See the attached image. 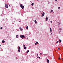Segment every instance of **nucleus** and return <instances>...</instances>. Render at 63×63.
Returning <instances> with one entry per match:
<instances>
[{"instance_id": "obj_1", "label": "nucleus", "mask_w": 63, "mask_h": 63, "mask_svg": "<svg viewBox=\"0 0 63 63\" xmlns=\"http://www.w3.org/2000/svg\"><path fill=\"white\" fill-rule=\"evenodd\" d=\"M20 7H21L22 9H24V6L22 5V4H20Z\"/></svg>"}, {"instance_id": "obj_2", "label": "nucleus", "mask_w": 63, "mask_h": 63, "mask_svg": "<svg viewBox=\"0 0 63 63\" xmlns=\"http://www.w3.org/2000/svg\"><path fill=\"white\" fill-rule=\"evenodd\" d=\"M9 5L8 4H6L5 5V7L6 8H8V6Z\"/></svg>"}, {"instance_id": "obj_3", "label": "nucleus", "mask_w": 63, "mask_h": 63, "mask_svg": "<svg viewBox=\"0 0 63 63\" xmlns=\"http://www.w3.org/2000/svg\"><path fill=\"white\" fill-rule=\"evenodd\" d=\"M24 36H25L24 35H20V37H21V38H24Z\"/></svg>"}, {"instance_id": "obj_4", "label": "nucleus", "mask_w": 63, "mask_h": 63, "mask_svg": "<svg viewBox=\"0 0 63 63\" xmlns=\"http://www.w3.org/2000/svg\"><path fill=\"white\" fill-rule=\"evenodd\" d=\"M44 15H45V12H44L43 13V14L42 15V16H44Z\"/></svg>"}, {"instance_id": "obj_5", "label": "nucleus", "mask_w": 63, "mask_h": 63, "mask_svg": "<svg viewBox=\"0 0 63 63\" xmlns=\"http://www.w3.org/2000/svg\"><path fill=\"white\" fill-rule=\"evenodd\" d=\"M47 63H48L49 62V61L48 59H47Z\"/></svg>"}, {"instance_id": "obj_6", "label": "nucleus", "mask_w": 63, "mask_h": 63, "mask_svg": "<svg viewBox=\"0 0 63 63\" xmlns=\"http://www.w3.org/2000/svg\"><path fill=\"white\" fill-rule=\"evenodd\" d=\"M19 29L20 30H21V31H22V30H23V29H21V28H19Z\"/></svg>"}, {"instance_id": "obj_7", "label": "nucleus", "mask_w": 63, "mask_h": 63, "mask_svg": "<svg viewBox=\"0 0 63 63\" xmlns=\"http://www.w3.org/2000/svg\"><path fill=\"white\" fill-rule=\"evenodd\" d=\"M29 52V50H28L27 51H26V53H28V52Z\"/></svg>"}, {"instance_id": "obj_8", "label": "nucleus", "mask_w": 63, "mask_h": 63, "mask_svg": "<svg viewBox=\"0 0 63 63\" xmlns=\"http://www.w3.org/2000/svg\"><path fill=\"white\" fill-rule=\"evenodd\" d=\"M18 49H20V47L19 46H18Z\"/></svg>"}, {"instance_id": "obj_9", "label": "nucleus", "mask_w": 63, "mask_h": 63, "mask_svg": "<svg viewBox=\"0 0 63 63\" xmlns=\"http://www.w3.org/2000/svg\"><path fill=\"white\" fill-rule=\"evenodd\" d=\"M2 43H5V41L4 40L2 41Z\"/></svg>"}, {"instance_id": "obj_10", "label": "nucleus", "mask_w": 63, "mask_h": 63, "mask_svg": "<svg viewBox=\"0 0 63 63\" xmlns=\"http://www.w3.org/2000/svg\"><path fill=\"white\" fill-rule=\"evenodd\" d=\"M60 22H59L58 23V25H60Z\"/></svg>"}, {"instance_id": "obj_11", "label": "nucleus", "mask_w": 63, "mask_h": 63, "mask_svg": "<svg viewBox=\"0 0 63 63\" xmlns=\"http://www.w3.org/2000/svg\"><path fill=\"white\" fill-rule=\"evenodd\" d=\"M50 32H52V30H51V28H50Z\"/></svg>"}, {"instance_id": "obj_12", "label": "nucleus", "mask_w": 63, "mask_h": 63, "mask_svg": "<svg viewBox=\"0 0 63 63\" xmlns=\"http://www.w3.org/2000/svg\"><path fill=\"white\" fill-rule=\"evenodd\" d=\"M59 41L61 43V42H62V41H61V40L60 39H59Z\"/></svg>"}, {"instance_id": "obj_13", "label": "nucleus", "mask_w": 63, "mask_h": 63, "mask_svg": "<svg viewBox=\"0 0 63 63\" xmlns=\"http://www.w3.org/2000/svg\"><path fill=\"white\" fill-rule=\"evenodd\" d=\"M26 28L27 29H28V27L27 26L26 27Z\"/></svg>"}, {"instance_id": "obj_14", "label": "nucleus", "mask_w": 63, "mask_h": 63, "mask_svg": "<svg viewBox=\"0 0 63 63\" xmlns=\"http://www.w3.org/2000/svg\"><path fill=\"white\" fill-rule=\"evenodd\" d=\"M59 30H62V29L61 28H60L59 29Z\"/></svg>"}, {"instance_id": "obj_15", "label": "nucleus", "mask_w": 63, "mask_h": 63, "mask_svg": "<svg viewBox=\"0 0 63 63\" xmlns=\"http://www.w3.org/2000/svg\"><path fill=\"white\" fill-rule=\"evenodd\" d=\"M46 20H48V18L47 17H46Z\"/></svg>"}, {"instance_id": "obj_16", "label": "nucleus", "mask_w": 63, "mask_h": 63, "mask_svg": "<svg viewBox=\"0 0 63 63\" xmlns=\"http://www.w3.org/2000/svg\"><path fill=\"white\" fill-rule=\"evenodd\" d=\"M34 21V22H35V23H37V21H36V20H35Z\"/></svg>"}, {"instance_id": "obj_17", "label": "nucleus", "mask_w": 63, "mask_h": 63, "mask_svg": "<svg viewBox=\"0 0 63 63\" xmlns=\"http://www.w3.org/2000/svg\"><path fill=\"white\" fill-rule=\"evenodd\" d=\"M18 36L17 35H16V37L17 38H18Z\"/></svg>"}, {"instance_id": "obj_18", "label": "nucleus", "mask_w": 63, "mask_h": 63, "mask_svg": "<svg viewBox=\"0 0 63 63\" xmlns=\"http://www.w3.org/2000/svg\"><path fill=\"white\" fill-rule=\"evenodd\" d=\"M53 10H52L51 11V13H52V12H53Z\"/></svg>"}, {"instance_id": "obj_19", "label": "nucleus", "mask_w": 63, "mask_h": 63, "mask_svg": "<svg viewBox=\"0 0 63 63\" xmlns=\"http://www.w3.org/2000/svg\"><path fill=\"white\" fill-rule=\"evenodd\" d=\"M31 5L32 6H33L34 5V3H32Z\"/></svg>"}, {"instance_id": "obj_20", "label": "nucleus", "mask_w": 63, "mask_h": 63, "mask_svg": "<svg viewBox=\"0 0 63 63\" xmlns=\"http://www.w3.org/2000/svg\"><path fill=\"white\" fill-rule=\"evenodd\" d=\"M24 48L25 49H26V47H24Z\"/></svg>"}, {"instance_id": "obj_21", "label": "nucleus", "mask_w": 63, "mask_h": 63, "mask_svg": "<svg viewBox=\"0 0 63 63\" xmlns=\"http://www.w3.org/2000/svg\"><path fill=\"white\" fill-rule=\"evenodd\" d=\"M18 52H20V49H18Z\"/></svg>"}, {"instance_id": "obj_22", "label": "nucleus", "mask_w": 63, "mask_h": 63, "mask_svg": "<svg viewBox=\"0 0 63 63\" xmlns=\"http://www.w3.org/2000/svg\"><path fill=\"white\" fill-rule=\"evenodd\" d=\"M58 50H60V48H58Z\"/></svg>"}, {"instance_id": "obj_23", "label": "nucleus", "mask_w": 63, "mask_h": 63, "mask_svg": "<svg viewBox=\"0 0 63 63\" xmlns=\"http://www.w3.org/2000/svg\"><path fill=\"white\" fill-rule=\"evenodd\" d=\"M36 55L37 56H38V57L39 56H38V54H37Z\"/></svg>"}, {"instance_id": "obj_24", "label": "nucleus", "mask_w": 63, "mask_h": 63, "mask_svg": "<svg viewBox=\"0 0 63 63\" xmlns=\"http://www.w3.org/2000/svg\"><path fill=\"white\" fill-rule=\"evenodd\" d=\"M36 43L37 44H38V42H36Z\"/></svg>"}, {"instance_id": "obj_25", "label": "nucleus", "mask_w": 63, "mask_h": 63, "mask_svg": "<svg viewBox=\"0 0 63 63\" xmlns=\"http://www.w3.org/2000/svg\"><path fill=\"white\" fill-rule=\"evenodd\" d=\"M16 59H18V58H17V57H16Z\"/></svg>"}, {"instance_id": "obj_26", "label": "nucleus", "mask_w": 63, "mask_h": 63, "mask_svg": "<svg viewBox=\"0 0 63 63\" xmlns=\"http://www.w3.org/2000/svg\"><path fill=\"white\" fill-rule=\"evenodd\" d=\"M60 59H61V58H59V60H60Z\"/></svg>"}, {"instance_id": "obj_27", "label": "nucleus", "mask_w": 63, "mask_h": 63, "mask_svg": "<svg viewBox=\"0 0 63 63\" xmlns=\"http://www.w3.org/2000/svg\"><path fill=\"white\" fill-rule=\"evenodd\" d=\"M57 44L58 43V41H57L56 42Z\"/></svg>"}, {"instance_id": "obj_28", "label": "nucleus", "mask_w": 63, "mask_h": 63, "mask_svg": "<svg viewBox=\"0 0 63 63\" xmlns=\"http://www.w3.org/2000/svg\"><path fill=\"white\" fill-rule=\"evenodd\" d=\"M35 45H37V43H35Z\"/></svg>"}, {"instance_id": "obj_29", "label": "nucleus", "mask_w": 63, "mask_h": 63, "mask_svg": "<svg viewBox=\"0 0 63 63\" xmlns=\"http://www.w3.org/2000/svg\"><path fill=\"white\" fill-rule=\"evenodd\" d=\"M0 29H2V27H0Z\"/></svg>"}, {"instance_id": "obj_30", "label": "nucleus", "mask_w": 63, "mask_h": 63, "mask_svg": "<svg viewBox=\"0 0 63 63\" xmlns=\"http://www.w3.org/2000/svg\"><path fill=\"white\" fill-rule=\"evenodd\" d=\"M50 22H51V23H52V21H51Z\"/></svg>"}, {"instance_id": "obj_31", "label": "nucleus", "mask_w": 63, "mask_h": 63, "mask_svg": "<svg viewBox=\"0 0 63 63\" xmlns=\"http://www.w3.org/2000/svg\"><path fill=\"white\" fill-rule=\"evenodd\" d=\"M25 45L23 46V47H25Z\"/></svg>"}, {"instance_id": "obj_32", "label": "nucleus", "mask_w": 63, "mask_h": 63, "mask_svg": "<svg viewBox=\"0 0 63 63\" xmlns=\"http://www.w3.org/2000/svg\"><path fill=\"white\" fill-rule=\"evenodd\" d=\"M9 7H11V5H10V4L9 5Z\"/></svg>"}, {"instance_id": "obj_33", "label": "nucleus", "mask_w": 63, "mask_h": 63, "mask_svg": "<svg viewBox=\"0 0 63 63\" xmlns=\"http://www.w3.org/2000/svg\"><path fill=\"white\" fill-rule=\"evenodd\" d=\"M38 57L39 58V59H40V57H39V56H38Z\"/></svg>"}, {"instance_id": "obj_34", "label": "nucleus", "mask_w": 63, "mask_h": 63, "mask_svg": "<svg viewBox=\"0 0 63 63\" xmlns=\"http://www.w3.org/2000/svg\"><path fill=\"white\" fill-rule=\"evenodd\" d=\"M48 4H49V3H49V2H48Z\"/></svg>"}, {"instance_id": "obj_35", "label": "nucleus", "mask_w": 63, "mask_h": 63, "mask_svg": "<svg viewBox=\"0 0 63 63\" xmlns=\"http://www.w3.org/2000/svg\"><path fill=\"white\" fill-rule=\"evenodd\" d=\"M58 9H60V7H59L58 8Z\"/></svg>"}, {"instance_id": "obj_36", "label": "nucleus", "mask_w": 63, "mask_h": 63, "mask_svg": "<svg viewBox=\"0 0 63 63\" xmlns=\"http://www.w3.org/2000/svg\"><path fill=\"white\" fill-rule=\"evenodd\" d=\"M47 20H46V21H47Z\"/></svg>"}, {"instance_id": "obj_37", "label": "nucleus", "mask_w": 63, "mask_h": 63, "mask_svg": "<svg viewBox=\"0 0 63 63\" xmlns=\"http://www.w3.org/2000/svg\"><path fill=\"white\" fill-rule=\"evenodd\" d=\"M40 54H41V55H42V53H40Z\"/></svg>"}, {"instance_id": "obj_38", "label": "nucleus", "mask_w": 63, "mask_h": 63, "mask_svg": "<svg viewBox=\"0 0 63 63\" xmlns=\"http://www.w3.org/2000/svg\"><path fill=\"white\" fill-rule=\"evenodd\" d=\"M51 34L52 35V33H51Z\"/></svg>"}, {"instance_id": "obj_39", "label": "nucleus", "mask_w": 63, "mask_h": 63, "mask_svg": "<svg viewBox=\"0 0 63 63\" xmlns=\"http://www.w3.org/2000/svg\"><path fill=\"white\" fill-rule=\"evenodd\" d=\"M28 38H27V40H28Z\"/></svg>"}, {"instance_id": "obj_40", "label": "nucleus", "mask_w": 63, "mask_h": 63, "mask_svg": "<svg viewBox=\"0 0 63 63\" xmlns=\"http://www.w3.org/2000/svg\"><path fill=\"white\" fill-rule=\"evenodd\" d=\"M55 1H57V0H55Z\"/></svg>"}, {"instance_id": "obj_41", "label": "nucleus", "mask_w": 63, "mask_h": 63, "mask_svg": "<svg viewBox=\"0 0 63 63\" xmlns=\"http://www.w3.org/2000/svg\"><path fill=\"white\" fill-rule=\"evenodd\" d=\"M24 38H25V37H24Z\"/></svg>"}, {"instance_id": "obj_42", "label": "nucleus", "mask_w": 63, "mask_h": 63, "mask_svg": "<svg viewBox=\"0 0 63 63\" xmlns=\"http://www.w3.org/2000/svg\"><path fill=\"white\" fill-rule=\"evenodd\" d=\"M43 14V13H41V14Z\"/></svg>"}, {"instance_id": "obj_43", "label": "nucleus", "mask_w": 63, "mask_h": 63, "mask_svg": "<svg viewBox=\"0 0 63 63\" xmlns=\"http://www.w3.org/2000/svg\"><path fill=\"white\" fill-rule=\"evenodd\" d=\"M0 47H1V45H0Z\"/></svg>"}, {"instance_id": "obj_44", "label": "nucleus", "mask_w": 63, "mask_h": 63, "mask_svg": "<svg viewBox=\"0 0 63 63\" xmlns=\"http://www.w3.org/2000/svg\"><path fill=\"white\" fill-rule=\"evenodd\" d=\"M37 58H38V57H37Z\"/></svg>"}, {"instance_id": "obj_45", "label": "nucleus", "mask_w": 63, "mask_h": 63, "mask_svg": "<svg viewBox=\"0 0 63 63\" xmlns=\"http://www.w3.org/2000/svg\"><path fill=\"white\" fill-rule=\"evenodd\" d=\"M59 32L60 33V32Z\"/></svg>"}]
</instances>
